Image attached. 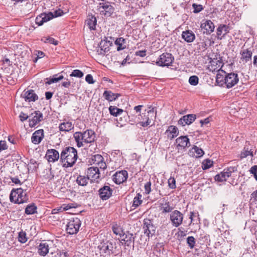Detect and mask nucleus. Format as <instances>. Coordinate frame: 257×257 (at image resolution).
<instances>
[{"mask_svg": "<svg viewBox=\"0 0 257 257\" xmlns=\"http://www.w3.org/2000/svg\"><path fill=\"white\" fill-rule=\"evenodd\" d=\"M250 172L254 175L255 179L257 180V166L254 165L252 166L250 169Z\"/></svg>", "mask_w": 257, "mask_h": 257, "instance_id": "bf43d9fd", "label": "nucleus"}, {"mask_svg": "<svg viewBox=\"0 0 257 257\" xmlns=\"http://www.w3.org/2000/svg\"><path fill=\"white\" fill-rule=\"evenodd\" d=\"M112 231L114 234H115L116 235H118L120 236V237L124 233L122 227L116 224L113 225Z\"/></svg>", "mask_w": 257, "mask_h": 257, "instance_id": "de8ad7c7", "label": "nucleus"}, {"mask_svg": "<svg viewBox=\"0 0 257 257\" xmlns=\"http://www.w3.org/2000/svg\"><path fill=\"white\" fill-rule=\"evenodd\" d=\"M251 199L256 204H257V190L251 194Z\"/></svg>", "mask_w": 257, "mask_h": 257, "instance_id": "338daca9", "label": "nucleus"}, {"mask_svg": "<svg viewBox=\"0 0 257 257\" xmlns=\"http://www.w3.org/2000/svg\"><path fill=\"white\" fill-rule=\"evenodd\" d=\"M252 52L248 49H243L240 51L241 59L245 62H247L250 61L252 57Z\"/></svg>", "mask_w": 257, "mask_h": 257, "instance_id": "72a5a7b5", "label": "nucleus"}, {"mask_svg": "<svg viewBox=\"0 0 257 257\" xmlns=\"http://www.w3.org/2000/svg\"><path fill=\"white\" fill-rule=\"evenodd\" d=\"M35 54L37 55V58H36V60H34L35 62H36L38 59L42 58L45 56L44 53L41 51H36Z\"/></svg>", "mask_w": 257, "mask_h": 257, "instance_id": "e2e57ef3", "label": "nucleus"}, {"mask_svg": "<svg viewBox=\"0 0 257 257\" xmlns=\"http://www.w3.org/2000/svg\"><path fill=\"white\" fill-rule=\"evenodd\" d=\"M142 203V195L138 193L134 199L132 207H134V209H135L138 207Z\"/></svg>", "mask_w": 257, "mask_h": 257, "instance_id": "c03bdc74", "label": "nucleus"}, {"mask_svg": "<svg viewBox=\"0 0 257 257\" xmlns=\"http://www.w3.org/2000/svg\"><path fill=\"white\" fill-rule=\"evenodd\" d=\"M192 7L193 9V12L195 14L198 13L203 10V6L200 4L198 5L196 4H193L192 5Z\"/></svg>", "mask_w": 257, "mask_h": 257, "instance_id": "5fc2aeb1", "label": "nucleus"}, {"mask_svg": "<svg viewBox=\"0 0 257 257\" xmlns=\"http://www.w3.org/2000/svg\"><path fill=\"white\" fill-rule=\"evenodd\" d=\"M151 182L149 181L145 185V193L147 194H149L151 191Z\"/></svg>", "mask_w": 257, "mask_h": 257, "instance_id": "13d9d810", "label": "nucleus"}, {"mask_svg": "<svg viewBox=\"0 0 257 257\" xmlns=\"http://www.w3.org/2000/svg\"><path fill=\"white\" fill-rule=\"evenodd\" d=\"M160 210L163 213H171L174 207L166 200L163 199L159 204Z\"/></svg>", "mask_w": 257, "mask_h": 257, "instance_id": "a211bd4d", "label": "nucleus"}, {"mask_svg": "<svg viewBox=\"0 0 257 257\" xmlns=\"http://www.w3.org/2000/svg\"><path fill=\"white\" fill-rule=\"evenodd\" d=\"M136 55L141 57H145L146 55V50H140L136 52Z\"/></svg>", "mask_w": 257, "mask_h": 257, "instance_id": "69168bd1", "label": "nucleus"}, {"mask_svg": "<svg viewBox=\"0 0 257 257\" xmlns=\"http://www.w3.org/2000/svg\"><path fill=\"white\" fill-rule=\"evenodd\" d=\"M83 137V142L85 143H91L94 141L95 138V134L91 130H87L82 133Z\"/></svg>", "mask_w": 257, "mask_h": 257, "instance_id": "5701e85b", "label": "nucleus"}, {"mask_svg": "<svg viewBox=\"0 0 257 257\" xmlns=\"http://www.w3.org/2000/svg\"><path fill=\"white\" fill-rule=\"evenodd\" d=\"M112 43L111 41L108 40L107 38L102 40L99 43V47L97 52L98 54L103 55L104 54L109 50V47L111 46Z\"/></svg>", "mask_w": 257, "mask_h": 257, "instance_id": "2eb2a0df", "label": "nucleus"}, {"mask_svg": "<svg viewBox=\"0 0 257 257\" xmlns=\"http://www.w3.org/2000/svg\"><path fill=\"white\" fill-rule=\"evenodd\" d=\"M96 19L94 16L90 15H88L86 20V25L91 30H94L95 29L96 25Z\"/></svg>", "mask_w": 257, "mask_h": 257, "instance_id": "2f4dec72", "label": "nucleus"}, {"mask_svg": "<svg viewBox=\"0 0 257 257\" xmlns=\"http://www.w3.org/2000/svg\"><path fill=\"white\" fill-rule=\"evenodd\" d=\"M229 27L226 25L221 24L216 30V35L218 39L221 40L228 33Z\"/></svg>", "mask_w": 257, "mask_h": 257, "instance_id": "412c9836", "label": "nucleus"}, {"mask_svg": "<svg viewBox=\"0 0 257 257\" xmlns=\"http://www.w3.org/2000/svg\"><path fill=\"white\" fill-rule=\"evenodd\" d=\"M182 37L185 41L190 43L195 40V35L191 31L187 30L182 32Z\"/></svg>", "mask_w": 257, "mask_h": 257, "instance_id": "473e14b6", "label": "nucleus"}, {"mask_svg": "<svg viewBox=\"0 0 257 257\" xmlns=\"http://www.w3.org/2000/svg\"><path fill=\"white\" fill-rule=\"evenodd\" d=\"M78 158L76 149L72 147H67L63 149L60 154V159L62 162H65L66 167H72Z\"/></svg>", "mask_w": 257, "mask_h": 257, "instance_id": "f257e3e1", "label": "nucleus"}, {"mask_svg": "<svg viewBox=\"0 0 257 257\" xmlns=\"http://www.w3.org/2000/svg\"><path fill=\"white\" fill-rule=\"evenodd\" d=\"M126 40L122 37L118 38L115 41V44L117 46V50L120 51L126 48Z\"/></svg>", "mask_w": 257, "mask_h": 257, "instance_id": "e433bc0d", "label": "nucleus"}, {"mask_svg": "<svg viewBox=\"0 0 257 257\" xmlns=\"http://www.w3.org/2000/svg\"><path fill=\"white\" fill-rule=\"evenodd\" d=\"M194 153L196 154V155L195 156L196 158H199L202 156L204 154V151L202 149L199 148L196 146H194L189 151L190 155H191V154H194Z\"/></svg>", "mask_w": 257, "mask_h": 257, "instance_id": "ea45409f", "label": "nucleus"}, {"mask_svg": "<svg viewBox=\"0 0 257 257\" xmlns=\"http://www.w3.org/2000/svg\"><path fill=\"white\" fill-rule=\"evenodd\" d=\"M57 75H54L52 78H47L46 79L48 81L46 82V83L48 84H51L53 83H56L63 79V75H59L58 77H57Z\"/></svg>", "mask_w": 257, "mask_h": 257, "instance_id": "a18cd8bd", "label": "nucleus"}, {"mask_svg": "<svg viewBox=\"0 0 257 257\" xmlns=\"http://www.w3.org/2000/svg\"><path fill=\"white\" fill-rule=\"evenodd\" d=\"M226 81L225 85L227 88H230L236 85L238 81L239 78L238 75L234 73H228L226 76Z\"/></svg>", "mask_w": 257, "mask_h": 257, "instance_id": "ddd939ff", "label": "nucleus"}, {"mask_svg": "<svg viewBox=\"0 0 257 257\" xmlns=\"http://www.w3.org/2000/svg\"><path fill=\"white\" fill-rule=\"evenodd\" d=\"M138 121L139 123L143 127H146L150 124L152 120H154L156 117V111L153 107L149 110H145L142 114H139Z\"/></svg>", "mask_w": 257, "mask_h": 257, "instance_id": "7ed1b4c3", "label": "nucleus"}, {"mask_svg": "<svg viewBox=\"0 0 257 257\" xmlns=\"http://www.w3.org/2000/svg\"><path fill=\"white\" fill-rule=\"evenodd\" d=\"M37 207L34 204L29 205L25 209L27 214H33L36 212Z\"/></svg>", "mask_w": 257, "mask_h": 257, "instance_id": "09e8293b", "label": "nucleus"}, {"mask_svg": "<svg viewBox=\"0 0 257 257\" xmlns=\"http://www.w3.org/2000/svg\"><path fill=\"white\" fill-rule=\"evenodd\" d=\"M8 149V146L5 141H0V152L3 150H7Z\"/></svg>", "mask_w": 257, "mask_h": 257, "instance_id": "680f3d73", "label": "nucleus"}, {"mask_svg": "<svg viewBox=\"0 0 257 257\" xmlns=\"http://www.w3.org/2000/svg\"><path fill=\"white\" fill-rule=\"evenodd\" d=\"M115 244L112 242L109 241H103L98 246L100 253L104 257H108L114 253V248Z\"/></svg>", "mask_w": 257, "mask_h": 257, "instance_id": "423d86ee", "label": "nucleus"}, {"mask_svg": "<svg viewBox=\"0 0 257 257\" xmlns=\"http://www.w3.org/2000/svg\"><path fill=\"white\" fill-rule=\"evenodd\" d=\"M128 177L127 172L125 170L117 171L113 175V180L117 184L125 182Z\"/></svg>", "mask_w": 257, "mask_h": 257, "instance_id": "4468645a", "label": "nucleus"}, {"mask_svg": "<svg viewBox=\"0 0 257 257\" xmlns=\"http://www.w3.org/2000/svg\"><path fill=\"white\" fill-rule=\"evenodd\" d=\"M59 152L55 149H49L47 151L46 158L49 162H54L59 158Z\"/></svg>", "mask_w": 257, "mask_h": 257, "instance_id": "aec40b11", "label": "nucleus"}, {"mask_svg": "<svg viewBox=\"0 0 257 257\" xmlns=\"http://www.w3.org/2000/svg\"><path fill=\"white\" fill-rule=\"evenodd\" d=\"M49 245L46 242L40 243L38 247V253L43 256H45L49 252Z\"/></svg>", "mask_w": 257, "mask_h": 257, "instance_id": "c85d7f7f", "label": "nucleus"}, {"mask_svg": "<svg viewBox=\"0 0 257 257\" xmlns=\"http://www.w3.org/2000/svg\"><path fill=\"white\" fill-rule=\"evenodd\" d=\"M189 219L191 220L190 225L193 224H198L200 223L199 215L198 212L194 213L193 212H190Z\"/></svg>", "mask_w": 257, "mask_h": 257, "instance_id": "58836bf2", "label": "nucleus"}, {"mask_svg": "<svg viewBox=\"0 0 257 257\" xmlns=\"http://www.w3.org/2000/svg\"><path fill=\"white\" fill-rule=\"evenodd\" d=\"M252 149H249L248 148H247L246 146L244 147L243 150L241 151L240 154L239 155V158L240 159H242L243 158H246V157L248 156H251L252 157L253 156V152L251 151Z\"/></svg>", "mask_w": 257, "mask_h": 257, "instance_id": "79ce46f5", "label": "nucleus"}, {"mask_svg": "<svg viewBox=\"0 0 257 257\" xmlns=\"http://www.w3.org/2000/svg\"><path fill=\"white\" fill-rule=\"evenodd\" d=\"M59 127L60 131L69 132L73 128V126L72 122L67 121L61 123Z\"/></svg>", "mask_w": 257, "mask_h": 257, "instance_id": "4c0bfd02", "label": "nucleus"}, {"mask_svg": "<svg viewBox=\"0 0 257 257\" xmlns=\"http://www.w3.org/2000/svg\"><path fill=\"white\" fill-rule=\"evenodd\" d=\"M176 142L178 147L185 148L186 147H189L190 146L189 139L187 136H181L178 138Z\"/></svg>", "mask_w": 257, "mask_h": 257, "instance_id": "bb28decb", "label": "nucleus"}, {"mask_svg": "<svg viewBox=\"0 0 257 257\" xmlns=\"http://www.w3.org/2000/svg\"><path fill=\"white\" fill-rule=\"evenodd\" d=\"M87 177L92 182H98L100 178V172L97 167H91L88 168Z\"/></svg>", "mask_w": 257, "mask_h": 257, "instance_id": "f8f14e48", "label": "nucleus"}, {"mask_svg": "<svg viewBox=\"0 0 257 257\" xmlns=\"http://www.w3.org/2000/svg\"><path fill=\"white\" fill-rule=\"evenodd\" d=\"M89 180L87 176L79 175L76 180V183L80 186H85L88 183Z\"/></svg>", "mask_w": 257, "mask_h": 257, "instance_id": "c9c22d12", "label": "nucleus"}, {"mask_svg": "<svg viewBox=\"0 0 257 257\" xmlns=\"http://www.w3.org/2000/svg\"><path fill=\"white\" fill-rule=\"evenodd\" d=\"M165 134L169 139L172 140L179 135V130L176 126L170 125L166 130Z\"/></svg>", "mask_w": 257, "mask_h": 257, "instance_id": "a878e982", "label": "nucleus"}, {"mask_svg": "<svg viewBox=\"0 0 257 257\" xmlns=\"http://www.w3.org/2000/svg\"><path fill=\"white\" fill-rule=\"evenodd\" d=\"M187 243L190 248H193L195 245V239L193 236H188L187 238Z\"/></svg>", "mask_w": 257, "mask_h": 257, "instance_id": "3c124183", "label": "nucleus"}, {"mask_svg": "<svg viewBox=\"0 0 257 257\" xmlns=\"http://www.w3.org/2000/svg\"><path fill=\"white\" fill-rule=\"evenodd\" d=\"M168 186L170 189L176 188V180L174 177H171L168 180Z\"/></svg>", "mask_w": 257, "mask_h": 257, "instance_id": "4d7b16f0", "label": "nucleus"}, {"mask_svg": "<svg viewBox=\"0 0 257 257\" xmlns=\"http://www.w3.org/2000/svg\"><path fill=\"white\" fill-rule=\"evenodd\" d=\"M95 160H98V162L97 163L98 166L102 170H104L106 168V163L103 161V157L99 155H97L94 156Z\"/></svg>", "mask_w": 257, "mask_h": 257, "instance_id": "37998d69", "label": "nucleus"}, {"mask_svg": "<svg viewBox=\"0 0 257 257\" xmlns=\"http://www.w3.org/2000/svg\"><path fill=\"white\" fill-rule=\"evenodd\" d=\"M174 58L172 54L169 53H164L160 55L156 64L157 65L162 67H168L172 65L174 62Z\"/></svg>", "mask_w": 257, "mask_h": 257, "instance_id": "0eeeda50", "label": "nucleus"}, {"mask_svg": "<svg viewBox=\"0 0 257 257\" xmlns=\"http://www.w3.org/2000/svg\"><path fill=\"white\" fill-rule=\"evenodd\" d=\"M96 10L100 15L108 17L113 13L114 8L110 3L102 2L97 6Z\"/></svg>", "mask_w": 257, "mask_h": 257, "instance_id": "39448f33", "label": "nucleus"}, {"mask_svg": "<svg viewBox=\"0 0 257 257\" xmlns=\"http://www.w3.org/2000/svg\"><path fill=\"white\" fill-rule=\"evenodd\" d=\"M236 171L237 168L236 167H228L224 169L220 173L217 174L215 176V180L218 182L225 181L231 175L232 173Z\"/></svg>", "mask_w": 257, "mask_h": 257, "instance_id": "9d476101", "label": "nucleus"}, {"mask_svg": "<svg viewBox=\"0 0 257 257\" xmlns=\"http://www.w3.org/2000/svg\"><path fill=\"white\" fill-rule=\"evenodd\" d=\"M202 29L206 31L207 34H211L214 31L215 27L214 24L211 20H205L204 22L202 23L201 25Z\"/></svg>", "mask_w": 257, "mask_h": 257, "instance_id": "cd10ccee", "label": "nucleus"}, {"mask_svg": "<svg viewBox=\"0 0 257 257\" xmlns=\"http://www.w3.org/2000/svg\"><path fill=\"white\" fill-rule=\"evenodd\" d=\"M41 41L44 43H48L53 44L55 46L58 44V42L51 37H44L41 39Z\"/></svg>", "mask_w": 257, "mask_h": 257, "instance_id": "49530a36", "label": "nucleus"}, {"mask_svg": "<svg viewBox=\"0 0 257 257\" xmlns=\"http://www.w3.org/2000/svg\"><path fill=\"white\" fill-rule=\"evenodd\" d=\"M23 95L25 101L28 102L35 101L38 99V96L33 90H29L24 92Z\"/></svg>", "mask_w": 257, "mask_h": 257, "instance_id": "393cba45", "label": "nucleus"}, {"mask_svg": "<svg viewBox=\"0 0 257 257\" xmlns=\"http://www.w3.org/2000/svg\"><path fill=\"white\" fill-rule=\"evenodd\" d=\"M29 117H32L29 119V125L34 127L42 120L43 114L39 111H35L29 116Z\"/></svg>", "mask_w": 257, "mask_h": 257, "instance_id": "dca6fc26", "label": "nucleus"}, {"mask_svg": "<svg viewBox=\"0 0 257 257\" xmlns=\"http://www.w3.org/2000/svg\"><path fill=\"white\" fill-rule=\"evenodd\" d=\"M199 81L198 77L197 76L193 75L190 77L189 79V83L193 86H195L198 84Z\"/></svg>", "mask_w": 257, "mask_h": 257, "instance_id": "603ef678", "label": "nucleus"}, {"mask_svg": "<svg viewBox=\"0 0 257 257\" xmlns=\"http://www.w3.org/2000/svg\"><path fill=\"white\" fill-rule=\"evenodd\" d=\"M44 131L40 129L35 131L32 135L31 137L32 142L36 145L40 143L42 139L44 138Z\"/></svg>", "mask_w": 257, "mask_h": 257, "instance_id": "4be33fe9", "label": "nucleus"}, {"mask_svg": "<svg viewBox=\"0 0 257 257\" xmlns=\"http://www.w3.org/2000/svg\"><path fill=\"white\" fill-rule=\"evenodd\" d=\"M227 74L223 70L219 69L216 76V82L220 86H223L225 84L226 76Z\"/></svg>", "mask_w": 257, "mask_h": 257, "instance_id": "b1692460", "label": "nucleus"}, {"mask_svg": "<svg viewBox=\"0 0 257 257\" xmlns=\"http://www.w3.org/2000/svg\"><path fill=\"white\" fill-rule=\"evenodd\" d=\"M18 240L22 243H25L27 241L26 234L25 232L21 231L19 233Z\"/></svg>", "mask_w": 257, "mask_h": 257, "instance_id": "6e6d98bb", "label": "nucleus"}, {"mask_svg": "<svg viewBox=\"0 0 257 257\" xmlns=\"http://www.w3.org/2000/svg\"><path fill=\"white\" fill-rule=\"evenodd\" d=\"M109 113L114 116H117L122 113L123 110L122 109L118 108L115 106H110L109 107Z\"/></svg>", "mask_w": 257, "mask_h": 257, "instance_id": "a19ab883", "label": "nucleus"}, {"mask_svg": "<svg viewBox=\"0 0 257 257\" xmlns=\"http://www.w3.org/2000/svg\"><path fill=\"white\" fill-rule=\"evenodd\" d=\"M213 165V162L209 159H206L203 162L202 168L203 170L209 169Z\"/></svg>", "mask_w": 257, "mask_h": 257, "instance_id": "864d4df0", "label": "nucleus"}, {"mask_svg": "<svg viewBox=\"0 0 257 257\" xmlns=\"http://www.w3.org/2000/svg\"><path fill=\"white\" fill-rule=\"evenodd\" d=\"M28 196L26 190L21 188L13 189L10 195V200L11 202L16 204H22L28 200Z\"/></svg>", "mask_w": 257, "mask_h": 257, "instance_id": "f03ea898", "label": "nucleus"}, {"mask_svg": "<svg viewBox=\"0 0 257 257\" xmlns=\"http://www.w3.org/2000/svg\"><path fill=\"white\" fill-rule=\"evenodd\" d=\"M121 240L124 242L125 245L129 246L131 243L134 242V237L133 233L127 232L126 233H123L121 236Z\"/></svg>", "mask_w": 257, "mask_h": 257, "instance_id": "7c9ffc66", "label": "nucleus"}, {"mask_svg": "<svg viewBox=\"0 0 257 257\" xmlns=\"http://www.w3.org/2000/svg\"><path fill=\"white\" fill-rule=\"evenodd\" d=\"M80 220L77 218H73L69 220L66 225V231L70 234H74L78 232L81 226Z\"/></svg>", "mask_w": 257, "mask_h": 257, "instance_id": "6e6552de", "label": "nucleus"}, {"mask_svg": "<svg viewBox=\"0 0 257 257\" xmlns=\"http://www.w3.org/2000/svg\"><path fill=\"white\" fill-rule=\"evenodd\" d=\"M62 85L64 87L69 88L71 85V82L70 81L67 79L66 81L62 82Z\"/></svg>", "mask_w": 257, "mask_h": 257, "instance_id": "774afa93", "label": "nucleus"}, {"mask_svg": "<svg viewBox=\"0 0 257 257\" xmlns=\"http://www.w3.org/2000/svg\"><path fill=\"white\" fill-rule=\"evenodd\" d=\"M63 14V11L60 9L55 11L54 13L52 12L42 13L36 17V24L38 26H42L44 23L48 22L54 18L61 16Z\"/></svg>", "mask_w": 257, "mask_h": 257, "instance_id": "20e7f679", "label": "nucleus"}, {"mask_svg": "<svg viewBox=\"0 0 257 257\" xmlns=\"http://www.w3.org/2000/svg\"><path fill=\"white\" fill-rule=\"evenodd\" d=\"M183 218V214L177 210L173 211L170 214L172 225L175 227L179 226L182 223Z\"/></svg>", "mask_w": 257, "mask_h": 257, "instance_id": "9b49d317", "label": "nucleus"}, {"mask_svg": "<svg viewBox=\"0 0 257 257\" xmlns=\"http://www.w3.org/2000/svg\"><path fill=\"white\" fill-rule=\"evenodd\" d=\"M73 137L77 143V147L79 148L82 147L83 146V142H84L82 133L75 132L73 135Z\"/></svg>", "mask_w": 257, "mask_h": 257, "instance_id": "f704fd0d", "label": "nucleus"}, {"mask_svg": "<svg viewBox=\"0 0 257 257\" xmlns=\"http://www.w3.org/2000/svg\"><path fill=\"white\" fill-rule=\"evenodd\" d=\"M29 117V116L23 112H21L19 115L20 120L22 121H24L25 120H27Z\"/></svg>", "mask_w": 257, "mask_h": 257, "instance_id": "0e129e2a", "label": "nucleus"}, {"mask_svg": "<svg viewBox=\"0 0 257 257\" xmlns=\"http://www.w3.org/2000/svg\"><path fill=\"white\" fill-rule=\"evenodd\" d=\"M156 227L153 221L148 218H145L143 221V229L144 233L148 236H152L156 232Z\"/></svg>", "mask_w": 257, "mask_h": 257, "instance_id": "1a4fd4ad", "label": "nucleus"}, {"mask_svg": "<svg viewBox=\"0 0 257 257\" xmlns=\"http://www.w3.org/2000/svg\"><path fill=\"white\" fill-rule=\"evenodd\" d=\"M196 115L193 114H187L183 116L178 121V123L185 126L191 124L196 119Z\"/></svg>", "mask_w": 257, "mask_h": 257, "instance_id": "6ab92c4d", "label": "nucleus"}, {"mask_svg": "<svg viewBox=\"0 0 257 257\" xmlns=\"http://www.w3.org/2000/svg\"><path fill=\"white\" fill-rule=\"evenodd\" d=\"M85 80L89 84H93L94 83L93 77L91 74H87L86 76Z\"/></svg>", "mask_w": 257, "mask_h": 257, "instance_id": "052dcab7", "label": "nucleus"}, {"mask_svg": "<svg viewBox=\"0 0 257 257\" xmlns=\"http://www.w3.org/2000/svg\"><path fill=\"white\" fill-rule=\"evenodd\" d=\"M120 96V94L113 93L110 90H105L103 93V96L108 101H114Z\"/></svg>", "mask_w": 257, "mask_h": 257, "instance_id": "c756f323", "label": "nucleus"}, {"mask_svg": "<svg viewBox=\"0 0 257 257\" xmlns=\"http://www.w3.org/2000/svg\"><path fill=\"white\" fill-rule=\"evenodd\" d=\"M112 190L108 186H104L99 190L100 198L103 200H107L111 196Z\"/></svg>", "mask_w": 257, "mask_h": 257, "instance_id": "f3484780", "label": "nucleus"}, {"mask_svg": "<svg viewBox=\"0 0 257 257\" xmlns=\"http://www.w3.org/2000/svg\"><path fill=\"white\" fill-rule=\"evenodd\" d=\"M84 75L83 73L80 70H74L70 74V76L75 77L77 78H82Z\"/></svg>", "mask_w": 257, "mask_h": 257, "instance_id": "8fccbe9b", "label": "nucleus"}]
</instances>
